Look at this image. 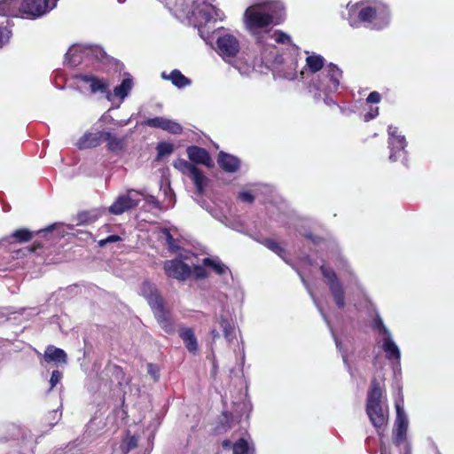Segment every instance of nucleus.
Segmentation results:
<instances>
[{"instance_id": "obj_1", "label": "nucleus", "mask_w": 454, "mask_h": 454, "mask_svg": "<svg viewBox=\"0 0 454 454\" xmlns=\"http://www.w3.org/2000/svg\"><path fill=\"white\" fill-rule=\"evenodd\" d=\"M272 37L286 48L280 53L275 45H269L262 51V61L272 70L275 77L294 81L298 77V63L301 59L300 48L292 42L291 36L281 30H276Z\"/></svg>"}, {"instance_id": "obj_2", "label": "nucleus", "mask_w": 454, "mask_h": 454, "mask_svg": "<svg viewBox=\"0 0 454 454\" xmlns=\"http://www.w3.org/2000/svg\"><path fill=\"white\" fill-rule=\"evenodd\" d=\"M348 21L352 27H365L382 30L389 26L391 11L387 4L381 0H364L348 4Z\"/></svg>"}, {"instance_id": "obj_3", "label": "nucleus", "mask_w": 454, "mask_h": 454, "mask_svg": "<svg viewBox=\"0 0 454 454\" xmlns=\"http://www.w3.org/2000/svg\"><path fill=\"white\" fill-rule=\"evenodd\" d=\"M341 77L342 71L336 65L329 63L324 71L309 78L307 89L315 100H323L327 106L335 105L331 95L339 91Z\"/></svg>"}, {"instance_id": "obj_4", "label": "nucleus", "mask_w": 454, "mask_h": 454, "mask_svg": "<svg viewBox=\"0 0 454 454\" xmlns=\"http://www.w3.org/2000/svg\"><path fill=\"white\" fill-rule=\"evenodd\" d=\"M108 56L98 45L74 44L65 55L64 64L71 67L80 65L93 66L95 63L105 62Z\"/></svg>"}, {"instance_id": "obj_5", "label": "nucleus", "mask_w": 454, "mask_h": 454, "mask_svg": "<svg viewBox=\"0 0 454 454\" xmlns=\"http://www.w3.org/2000/svg\"><path fill=\"white\" fill-rule=\"evenodd\" d=\"M208 38H202L207 44L213 45L215 43V51L226 62L237 56L240 50L238 37L223 27H215L208 33Z\"/></svg>"}, {"instance_id": "obj_6", "label": "nucleus", "mask_w": 454, "mask_h": 454, "mask_svg": "<svg viewBox=\"0 0 454 454\" xmlns=\"http://www.w3.org/2000/svg\"><path fill=\"white\" fill-rule=\"evenodd\" d=\"M141 294L147 301L161 327L167 333L172 332L173 326L167 317L163 298L160 294L156 286L149 281H144L141 286Z\"/></svg>"}, {"instance_id": "obj_7", "label": "nucleus", "mask_w": 454, "mask_h": 454, "mask_svg": "<svg viewBox=\"0 0 454 454\" xmlns=\"http://www.w3.org/2000/svg\"><path fill=\"white\" fill-rule=\"evenodd\" d=\"M283 19V15L270 13L250 6L245 10L243 14L245 27L253 35H256L261 29L268 27L274 22L279 23Z\"/></svg>"}, {"instance_id": "obj_8", "label": "nucleus", "mask_w": 454, "mask_h": 454, "mask_svg": "<svg viewBox=\"0 0 454 454\" xmlns=\"http://www.w3.org/2000/svg\"><path fill=\"white\" fill-rule=\"evenodd\" d=\"M320 271L325 280V283L329 288L332 298L334 301L335 306L339 309H342L346 306V293L343 284L340 282L336 272L332 268L326 266L325 262H323L320 266Z\"/></svg>"}, {"instance_id": "obj_9", "label": "nucleus", "mask_w": 454, "mask_h": 454, "mask_svg": "<svg viewBox=\"0 0 454 454\" xmlns=\"http://www.w3.org/2000/svg\"><path fill=\"white\" fill-rule=\"evenodd\" d=\"M387 145L390 151L389 160L395 162L401 160L403 165H407V141L405 136L399 131L397 127L389 125L387 128Z\"/></svg>"}, {"instance_id": "obj_10", "label": "nucleus", "mask_w": 454, "mask_h": 454, "mask_svg": "<svg viewBox=\"0 0 454 454\" xmlns=\"http://www.w3.org/2000/svg\"><path fill=\"white\" fill-rule=\"evenodd\" d=\"M395 406L396 410V418L393 429V442L396 446H401L404 443L403 454H411V447L410 442L406 441L409 421L403 406V401H396Z\"/></svg>"}, {"instance_id": "obj_11", "label": "nucleus", "mask_w": 454, "mask_h": 454, "mask_svg": "<svg viewBox=\"0 0 454 454\" xmlns=\"http://www.w3.org/2000/svg\"><path fill=\"white\" fill-rule=\"evenodd\" d=\"M58 0H20V16L37 19L56 7Z\"/></svg>"}, {"instance_id": "obj_12", "label": "nucleus", "mask_w": 454, "mask_h": 454, "mask_svg": "<svg viewBox=\"0 0 454 454\" xmlns=\"http://www.w3.org/2000/svg\"><path fill=\"white\" fill-rule=\"evenodd\" d=\"M73 79L81 90H89L92 94L108 93V82L103 78H98L91 73L79 72L73 75Z\"/></svg>"}, {"instance_id": "obj_13", "label": "nucleus", "mask_w": 454, "mask_h": 454, "mask_svg": "<svg viewBox=\"0 0 454 454\" xmlns=\"http://www.w3.org/2000/svg\"><path fill=\"white\" fill-rule=\"evenodd\" d=\"M138 191L129 190L126 193L119 195L114 203L108 207L110 214L114 215H121L138 206Z\"/></svg>"}, {"instance_id": "obj_14", "label": "nucleus", "mask_w": 454, "mask_h": 454, "mask_svg": "<svg viewBox=\"0 0 454 454\" xmlns=\"http://www.w3.org/2000/svg\"><path fill=\"white\" fill-rule=\"evenodd\" d=\"M163 269L168 278L179 281H185L192 275V267L178 258L167 260Z\"/></svg>"}, {"instance_id": "obj_15", "label": "nucleus", "mask_w": 454, "mask_h": 454, "mask_svg": "<svg viewBox=\"0 0 454 454\" xmlns=\"http://www.w3.org/2000/svg\"><path fill=\"white\" fill-rule=\"evenodd\" d=\"M274 220L283 225H288L289 228L291 225H294V228L301 236L306 237L313 243L317 244L319 241L318 237L313 235L310 231L304 227L305 222L302 219H299L293 215H291L285 213H279Z\"/></svg>"}, {"instance_id": "obj_16", "label": "nucleus", "mask_w": 454, "mask_h": 454, "mask_svg": "<svg viewBox=\"0 0 454 454\" xmlns=\"http://www.w3.org/2000/svg\"><path fill=\"white\" fill-rule=\"evenodd\" d=\"M328 260L332 261L339 270L349 277L350 282H356L357 278L354 274L348 262L341 254L340 247L335 243H331L329 247V252L327 254Z\"/></svg>"}, {"instance_id": "obj_17", "label": "nucleus", "mask_w": 454, "mask_h": 454, "mask_svg": "<svg viewBox=\"0 0 454 454\" xmlns=\"http://www.w3.org/2000/svg\"><path fill=\"white\" fill-rule=\"evenodd\" d=\"M305 52L308 54L306 58V65L299 73L302 80H307L309 78V73L311 74V77L313 75H317V73L324 71V68L326 66L325 65V59L323 56L314 52L311 54H309V51Z\"/></svg>"}, {"instance_id": "obj_18", "label": "nucleus", "mask_w": 454, "mask_h": 454, "mask_svg": "<svg viewBox=\"0 0 454 454\" xmlns=\"http://www.w3.org/2000/svg\"><path fill=\"white\" fill-rule=\"evenodd\" d=\"M381 348L385 352L386 359L395 362L396 366L401 365V351L395 342L392 333L381 338Z\"/></svg>"}, {"instance_id": "obj_19", "label": "nucleus", "mask_w": 454, "mask_h": 454, "mask_svg": "<svg viewBox=\"0 0 454 454\" xmlns=\"http://www.w3.org/2000/svg\"><path fill=\"white\" fill-rule=\"evenodd\" d=\"M187 155L189 160L195 164H202L207 168L214 166V162L209 153L202 147L191 145L187 148Z\"/></svg>"}, {"instance_id": "obj_20", "label": "nucleus", "mask_w": 454, "mask_h": 454, "mask_svg": "<svg viewBox=\"0 0 454 454\" xmlns=\"http://www.w3.org/2000/svg\"><path fill=\"white\" fill-rule=\"evenodd\" d=\"M205 267L212 269L217 275L222 277L224 285L229 284V277L231 278V272L218 257H206L202 261Z\"/></svg>"}, {"instance_id": "obj_21", "label": "nucleus", "mask_w": 454, "mask_h": 454, "mask_svg": "<svg viewBox=\"0 0 454 454\" xmlns=\"http://www.w3.org/2000/svg\"><path fill=\"white\" fill-rule=\"evenodd\" d=\"M221 328L223 329L225 340L230 343L236 338L235 325L233 318L228 311L223 310L217 317Z\"/></svg>"}, {"instance_id": "obj_22", "label": "nucleus", "mask_w": 454, "mask_h": 454, "mask_svg": "<svg viewBox=\"0 0 454 454\" xmlns=\"http://www.w3.org/2000/svg\"><path fill=\"white\" fill-rule=\"evenodd\" d=\"M217 164L227 173H236L240 168V160L232 154L221 151L217 156Z\"/></svg>"}, {"instance_id": "obj_23", "label": "nucleus", "mask_w": 454, "mask_h": 454, "mask_svg": "<svg viewBox=\"0 0 454 454\" xmlns=\"http://www.w3.org/2000/svg\"><path fill=\"white\" fill-rule=\"evenodd\" d=\"M365 411L374 427L380 428L386 425L387 417L381 403L372 404V406L366 404Z\"/></svg>"}, {"instance_id": "obj_24", "label": "nucleus", "mask_w": 454, "mask_h": 454, "mask_svg": "<svg viewBox=\"0 0 454 454\" xmlns=\"http://www.w3.org/2000/svg\"><path fill=\"white\" fill-rule=\"evenodd\" d=\"M250 7L278 15H285V6L280 0H253Z\"/></svg>"}, {"instance_id": "obj_25", "label": "nucleus", "mask_w": 454, "mask_h": 454, "mask_svg": "<svg viewBox=\"0 0 454 454\" xmlns=\"http://www.w3.org/2000/svg\"><path fill=\"white\" fill-rule=\"evenodd\" d=\"M160 77L163 80L170 81L171 83L177 89H184L192 84V80L183 74L182 72L178 69H174L169 74H167L164 71L160 74Z\"/></svg>"}, {"instance_id": "obj_26", "label": "nucleus", "mask_w": 454, "mask_h": 454, "mask_svg": "<svg viewBox=\"0 0 454 454\" xmlns=\"http://www.w3.org/2000/svg\"><path fill=\"white\" fill-rule=\"evenodd\" d=\"M120 448L123 454H129L132 451H135L132 454H150V450H142L139 448L138 437L136 435H130L129 434H128L122 440Z\"/></svg>"}, {"instance_id": "obj_27", "label": "nucleus", "mask_w": 454, "mask_h": 454, "mask_svg": "<svg viewBox=\"0 0 454 454\" xmlns=\"http://www.w3.org/2000/svg\"><path fill=\"white\" fill-rule=\"evenodd\" d=\"M313 300V302L314 304L316 305L317 309H318L323 320L326 323L327 326L329 327L331 333H332V335L333 337V340L335 341V345H336V348H338V350L341 353V356H342V360H343V363L344 364L346 365V367L348 368V371H350V366L348 363V356H347V352L346 350L342 349V347H341V342L339 340V339L337 338V336L335 335V333H333V328L331 327V325H330V321L328 319V317L327 315L324 312L323 309L320 307V305L318 304L317 299L315 298L314 294H312V296H310Z\"/></svg>"}, {"instance_id": "obj_28", "label": "nucleus", "mask_w": 454, "mask_h": 454, "mask_svg": "<svg viewBox=\"0 0 454 454\" xmlns=\"http://www.w3.org/2000/svg\"><path fill=\"white\" fill-rule=\"evenodd\" d=\"M43 359L47 363L67 364V356L62 348L50 345L44 351Z\"/></svg>"}, {"instance_id": "obj_29", "label": "nucleus", "mask_w": 454, "mask_h": 454, "mask_svg": "<svg viewBox=\"0 0 454 454\" xmlns=\"http://www.w3.org/2000/svg\"><path fill=\"white\" fill-rule=\"evenodd\" d=\"M179 337L190 353L195 354L198 350V341L194 332L190 327H182L179 330Z\"/></svg>"}, {"instance_id": "obj_30", "label": "nucleus", "mask_w": 454, "mask_h": 454, "mask_svg": "<svg viewBox=\"0 0 454 454\" xmlns=\"http://www.w3.org/2000/svg\"><path fill=\"white\" fill-rule=\"evenodd\" d=\"M103 142V131L86 133L77 142L79 149L92 148Z\"/></svg>"}, {"instance_id": "obj_31", "label": "nucleus", "mask_w": 454, "mask_h": 454, "mask_svg": "<svg viewBox=\"0 0 454 454\" xmlns=\"http://www.w3.org/2000/svg\"><path fill=\"white\" fill-rule=\"evenodd\" d=\"M382 395L383 391L380 382L375 378L372 379L367 392L366 404L372 406V404L381 403Z\"/></svg>"}, {"instance_id": "obj_32", "label": "nucleus", "mask_w": 454, "mask_h": 454, "mask_svg": "<svg viewBox=\"0 0 454 454\" xmlns=\"http://www.w3.org/2000/svg\"><path fill=\"white\" fill-rule=\"evenodd\" d=\"M20 0L0 1V16L18 17L20 15Z\"/></svg>"}, {"instance_id": "obj_33", "label": "nucleus", "mask_w": 454, "mask_h": 454, "mask_svg": "<svg viewBox=\"0 0 454 454\" xmlns=\"http://www.w3.org/2000/svg\"><path fill=\"white\" fill-rule=\"evenodd\" d=\"M196 188V193L202 195L208 184V178L196 167L188 176Z\"/></svg>"}, {"instance_id": "obj_34", "label": "nucleus", "mask_w": 454, "mask_h": 454, "mask_svg": "<svg viewBox=\"0 0 454 454\" xmlns=\"http://www.w3.org/2000/svg\"><path fill=\"white\" fill-rule=\"evenodd\" d=\"M133 88V79L130 75L125 77L121 84L114 89V95L123 100Z\"/></svg>"}, {"instance_id": "obj_35", "label": "nucleus", "mask_w": 454, "mask_h": 454, "mask_svg": "<svg viewBox=\"0 0 454 454\" xmlns=\"http://www.w3.org/2000/svg\"><path fill=\"white\" fill-rule=\"evenodd\" d=\"M138 196H142L145 201L153 208L160 211H166L171 208V204L168 206L163 205L155 196L149 194L145 190L138 191Z\"/></svg>"}, {"instance_id": "obj_36", "label": "nucleus", "mask_w": 454, "mask_h": 454, "mask_svg": "<svg viewBox=\"0 0 454 454\" xmlns=\"http://www.w3.org/2000/svg\"><path fill=\"white\" fill-rule=\"evenodd\" d=\"M103 142H107L110 151H118L122 147V140L109 131H103Z\"/></svg>"}, {"instance_id": "obj_37", "label": "nucleus", "mask_w": 454, "mask_h": 454, "mask_svg": "<svg viewBox=\"0 0 454 454\" xmlns=\"http://www.w3.org/2000/svg\"><path fill=\"white\" fill-rule=\"evenodd\" d=\"M261 243L287 262L286 259V251L275 239H265Z\"/></svg>"}, {"instance_id": "obj_38", "label": "nucleus", "mask_w": 454, "mask_h": 454, "mask_svg": "<svg viewBox=\"0 0 454 454\" xmlns=\"http://www.w3.org/2000/svg\"><path fill=\"white\" fill-rule=\"evenodd\" d=\"M233 454H254V449L244 438L239 439L232 446Z\"/></svg>"}, {"instance_id": "obj_39", "label": "nucleus", "mask_w": 454, "mask_h": 454, "mask_svg": "<svg viewBox=\"0 0 454 454\" xmlns=\"http://www.w3.org/2000/svg\"><path fill=\"white\" fill-rule=\"evenodd\" d=\"M160 191H162L164 194V200H162L163 205L168 206L171 204V208L174 207L176 204V194L169 184H161Z\"/></svg>"}, {"instance_id": "obj_40", "label": "nucleus", "mask_w": 454, "mask_h": 454, "mask_svg": "<svg viewBox=\"0 0 454 454\" xmlns=\"http://www.w3.org/2000/svg\"><path fill=\"white\" fill-rule=\"evenodd\" d=\"M373 329L376 330L379 334L382 337L391 334L389 329L385 325L383 319L379 314H376L373 319Z\"/></svg>"}, {"instance_id": "obj_41", "label": "nucleus", "mask_w": 454, "mask_h": 454, "mask_svg": "<svg viewBox=\"0 0 454 454\" xmlns=\"http://www.w3.org/2000/svg\"><path fill=\"white\" fill-rule=\"evenodd\" d=\"M174 167L183 174L189 176L196 166L184 159H178L174 162Z\"/></svg>"}, {"instance_id": "obj_42", "label": "nucleus", "mask_w": 454, "mask_h": 454, "mask_svg": "<svg viewBox=\"0 0 454 454\" xmlns=\"http://www.w3.org/2000/svg\"><path fill=\"white\" fill-rule=\"evenodd\" d=\"M157 159H161L165 156L171 154L174 151V146L168 142H160L156 147Z\"/></svg>"}, {"instance_id": "obj_43", "label": "nucleus", "mask_w": 454, "mask_h": 454, "mask_svg": "<svg viewBox=\"0 0 454 454\" xmlns=\"http://www.w3.org/2000/svg\"><path fill=\"white\" fill-rule=\"evenodd\" d=\"M160 239L166 241L170 251L175 252L179 249V247L176 244V239L168 229H162L160 231Z\"/></svg>"}, {"instance_id": "obj_44", "label": "nucleus", "mask_w": 454, "mask_h": 454, "mask_svg": "<svg viewBox=\"0 0 454 454\" xmlns=\"http://www.w3.org/2000/svg\"><path fill=\"white\" fill-rule=\"evenodd\" d=\"M163 130L170 134L178 135L183 132V127L180 123L166 118Z\"/></svg>"}, {"instance_id": "obj_45", "label": "nucleus", "mask_w": 454, "mask_h": 454, "mask_svg": "<svg viewBox=\"0 0 454 454\" xmlns=\"http://www.w3.org/2000/svg\"><path fill=\"white\" fill-rule=\"evenodd\" d=\"M12 237L16 239L19 242H27L33 237V232L27 229H18L12 234Z\"/></svg>"}, {"instance_id": "obj_46", "label": "nucleus", "mask_w": 454, "mask_h": 454, "mask_svg": "<svg viewBox=\"0 0 454 454\" xmlns=\"http://www.w3.org/2000/svg\"><path fill=\"white\" fill-rule=\"evenodd\" d=\"M165 120V117L157 116L145 120L142 124L147 127L160 129L163 130Z\"/></svg>"}, {"instance_id": "obj_47", "label": "nucleus", "mask_w": 454, "mask_h": 454, "mask_svg": "<svg viewBox=\"0 0 454 454\" xmlns=\"http://www.w3.org/2000/svg\"><path fill=\"white\" fill-rule=\"evenodd\" d=\"M98 217L94 212H82L78 214V222L80 224H89L93 223Z\"/></svg>"}, {"instance_id": "obj_48", "label": "nucleus", "mask_w": 454, "mask_h": 454, "mask_svg": "<svg viewBox=\"0 0 454 454\" xmlns=\"http://www.w3.org/2000/svg\"><path fill=\"white\" fill-rule=\"evenodd\" d=\"M192 275H193L196 279H203L207 278V273L203 266L194 265L193 268H192Z\"/></svg>"}, {"instance_id": "obj_49", "label": "nucleus", "mask_w": 454, "mask_h": 454, "mask_svg": "<svg viewBox=\"0 0 454 454\" xmlns=\"http://www.w3.org/2000/svg\"><path fill=\"white\" fill-rule=\"evenodd\" d=\"M11 31L6 27L0 26V48L9 42Z\"/></svg>"}, {"instance_id": "obj_50", "label": "nucleus", "mask_w": 454, "mask_h": 454, "mask_svg": "<svg viewBox=\"0 0 454 454\" xmlns=\"http://www.w3.org/2000/svg\"><path fill=\"white\" fill-rule=\"evenodd\" d=\"M118 241H121V238L119 235L114 234V235L108 236L106 239H100L98 242V245L99 247H104L107 244L115 243V242H118Z\"/></svg>"}, {"instance_id": "obj_51", "label": "nucleus", "mask_w": 454, "mask_h": 454, "mask_svg": "<svg viewBox=\"0 0 454 454\" xmlns=\"http://www.w3.org/2000/svg\"><path fill=\"white\" fill-rule=\"evenodd\" d=\"M62 379V372L58 371V370H54L52 372H51V379H50V385H51V390L53 389L58 383H59L60 380Z\"/></svg>"}, {"instance_id": "obj_52", "label": "nucleus", "mask_w": 454, "mask_h": 454, "mask_svg": "<svg viewBox=\"0 0 454 454\" xmlns=\"http://www.w3.org/2000/svg\"><path fill=\"white\" fill-rule=\"evenodd\" d=\"M239 199L246 203H252L254 200V197L250 192L244 191L239 192Z\"/></svg>"}, {"instance_id": "obj_53", "label": "nucleus", "mask_w": 454, "mask_h": 454, "mask_svg": "<svg viewBox=\"0 0 454 454\" xmlns=\"http://www.w3.org/2000/svg\"><path fill=\"white\" fill-rule=\"evenodd\" d=\"M147 373L154 380H158L159 379V369L156 365L153 364H147Z\"/></svg>"}, {"instance_id": "obj_54", "label": "nucleus", "mask_w": 454, "mask_h": 454, "mask_svg": "<svg viewBox=\"0 0 454 454\" xmlns=\"http://www.w3.org/2000/svg\"><path fill=\"white\" fill-rule=\"evenodd\" d=\"M380 98H381V96L379 92L372 91L368 95L366 101L368 103L377 104L380 101Z\"/></svg>"}, {"instance_id": "obj_55", "label": "nucleus", "mask_w": 454, "mask_h": 454, "mask_svg": "<svg viewBox=\"0 0 454 454\" xmlns=\"http://www.w3.org/2000/svg\"><path fill=\"white\" fill-rule=\"evenodd\" d=\"M378 114H379V108L378 107L372 108L369 112H367L364 115V121H370L371 120H372L375 117H377Z\"/></svg>"}, {"instance_id": "obj_56", "label": "nucleus", "mask_w": 454, "mask_h": 454, "mask_svg": "<svg viewBox=\"0 0 454 454\" xmlns=\"http://www.w3.org/2000/svg\"><path fill=\"white\" fill-rule=\"evenodd\" d=\"M297 274H299V276L301 277V282L304 285V286L307 289V291L309 294V295L312 296L313 293H312L311 289L309 288V286L307 281L305 280V278L301 276L300 271H297Z\"/></svg>"}, {"instance_id": "obj_57", "label": "nucleus", "mask_w": 454, "mask_h": 454, "mask_svg": "<svg viewBox=\"0 0 454 454\" xmlns=\"http://www.w3.org/2000/svg\"><path fill=\"white\" fill-rule=\"evenodd\" d=\"M210 334L212 336L213 340H215L216 339H218L220 337L218 331H216L215 329H213L210 332Z\"/></svg>"}, {"instance_id": "obj_58", "label": "nucleus", "mask_w": 454, "mask_h": 454, "mask_svg": "<svg viewBox=\"0 0 454 454\" xmlns=\"http://www.w3.org/2000/svg\"><path fill=\"white\" fill-rule=\"evenodd\" d=\"M53 229H54V225H50V226L46 227L45 229H43V230L38 231H37V233H41V232H50V231H51Z\"/></svg>"}, {"instance_id": "obj_59", "label": "nucleus", "mask_w": 454, "mask_h": 454, "mask_svg": "<svg viewBox=\"0 0 454 454\" xmlns=\"http://www.w3.org/2000/svg\"><path fill=\"white\" fill-rule=\"evenodd\" d=\"M231 446H233V445H232V443H231V442L230 440H224L223 442V448H225V449L226 448H230Z\"/></svg>"}, {"instance_id": "obj_60", "label": "nucleus", "mask_w": 454, "mask_h": 454, "mask_svg": "<svg viewBox=\"0 0 454 454\" xmlns=\"http://www.w3.org/2000/svg\"><path fill=\"white\" fill-rule=\"evenodd\" d=\"M129 120H126V121H120L118 122V124H119L120 126H126V125L129 123Z\"/></svg>"}, {"instance_id": "obj_61", "label": "nucleus", "mask_w": 454, "mask_h": 454, "mask_svg": "<svg viewBox=\"0 0 454 454\" xmlns=\"http://www.w3.org/2000/svg\"><path fill=\"white\" fill-rule=\"evenodd\" d=\"M380 454H389V453H387V450H386V449H385V448H384V449H383V448H381V450H380Z\"/></svg>"}, {"instance_id": "obj_62", "label": "nucleus", "mask_w": 454, "mask_h": 454, "mask_svg": "<svg viewBox=\"0 0 454 454\" xmlns=\"http://www.w3.org/2000/svg\"><path fill=\"white\" fill-rule=\"evenodd\" d=\"M119 4H123L125 3L126 0H117Z\"/></svg>"}, {"instance_id": "obj_63", "label": "nucleus", "mask_w": 454, "mask_h": 454, "mask_svg": "<svg viewBox=\"0 0 454 454\" xmlns=\"http://www.w3.org/2000/svg\"><path fill=\"white\" fill-rule=\"evenodd\" d=\"M214 369L215 370L216 369V364L214 362Z\"/></svg>"}, {"instance_id": "obj_64", "label": "nucleus", "mask_w": 454, "mask_h": 454, "mask_svg": "<svg viewBox=\"0 0 454 454\" xmlns=\"http://www.w3.org/2000/svg\"><path fill=\"white\" fill-rule=\"evenodd\" d=\"M437 454H440V452L438 451Z\"/></svg>"}]
</instances>
